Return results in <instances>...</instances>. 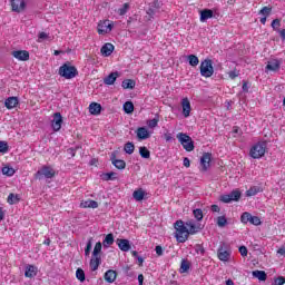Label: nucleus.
<instances>
[{
	"label": "nucleus",
	"mask_w": 285,
	"mask_h": 285,
	"mask_svg": "<svg viewBox=\"0 0 285 285\" xmlns=\"http://www.w3.org/2000/svg\"><path fill=\"white\" fill-rule=\"evenodd\" d=\"M174 228L176 230V240L179 244H185V242H188V237H190V235H197V233L202 230V224L196 223L195 220H188L186 223H184V220H177L174 224Z\"/></svg>",
	"instance_id": "obj_1"
},
{
	"label": "nucleus",
	"mask_w": 285,
	"mask_h": 285,
	"mask_svg": "<svg viewBox=\"0 0 285 285\" xmlns=\"http://www.w3.org/2000/svg\"><path fill=\"white\" fill-rule=\"evenodd\" d=\"M268 148V145L266 141H258L252 146L249 149V157L252 159H262L266 155V149Z\"/></svg>",
	"instance_id": "obj_2"
},
{
	"label": "nucleus",
	"mask_w": 285,
	"mask_h": 285,
	"mask_svg": "<svg viewBox=\"0 0 285 285\" xmlns=\"http://www.w3.org/2000/svg\"><path fill=\"white\" fill-rule=\"evenodd\" d=\"M58 75L65 79H75V77L79 75V71H77V67L71 66L70 63H65L59 68Z\"/></svg>",
	"instance_id": "obj_3"
},
{
	"label": "nucleus",
	"mask_w": 285,
	"mask_h": 285,
	"mask_svg": "<svg viewBox=\"0 0 285 285\" xmlns=\"http://www.w3.org/2000/svg\"><path fill=\"white\" fill-rule=\"evenodd\" d=\"M176 137L187 153H193V150H195V142H193V138H190V136L185 132H178Z\"/></svg>",
	"instance_id": "obj_4"
},
{
	"label": "nucleus",
	"mask_w": 285,
	"mask_h": 285,
	"mask_svg": "<svg viewBox=\"0 0 285 285\" xmlns=\"http://www.w3.org/2000/svg\"><path fill=\"white\" fill-rule=\"evenodd\" d=\"M55 175H57L55 168L45 165L35 174V177L36 179H52Z\"/></svg>",
	"instance_id": "obj_5"
},
{
	"label": "nucleus",
	"mask_w": 285,
	"mask_h": 285,
	"mask_svg": "<svg viewBox=\"0 0 285 285\" xmlns=\"http://www.w3.org/2000/svg\"><path fill=\"white\" fill-rule=\"evenodd\" d=\"M215 73V69L213 68V60L205 59L200 62V75L202 77L208 78Z\"/></svg>",
	"instance_id": "obj_6"
},
{
	"label": "nucleus",
	"mask_w": 285,
	"mask_h": 285,
	"mask_svg": "<svg viewBox=\"0 0 285 285\" xmlns=\"http://www.w3.org/2000/svg\"><path fill=\"white\" fill-rule=\"evenodd\" d=\"M240 197L242 191H239V189H235L230 194L220 196V202H223V204H230V202H239Z\"/></svg>",
	"instance_id": "obj_7"
},
{
	"label": "nucleus",
	"mask_w": 285,
	"mask_h": 285,
	"mask_svg": "<svg viewBox=\"0 0 285 285\" xmlns=\"http://www.w3.org/2000/svg\"><path fill=\"white\" fill-rule=\"evenodd\" d=\"M114 24L110 22V20H101L98 23V35H108L109 32H112Z\"/></svg>",
	"instance_id": "obj_8"
},
{
	"label": "nucleus",
	"mask_w": 285,
	"mask_h": 285,
	"mask_svg": "<svg viewBox=\"0 0 285 285\" xmlns=\"http://www.w3.org/2000/svg\"><path fill=\"white\" fill-rule=\"evenodd\" d=\"M62 124L63 117L61 116V112L53 114V119L51 120V128L53 132H59V130H61Z\"/></svg>",
	"instance_id": "obj_9"
},
{
	"label": "nucleus",
	"mask_w": 285,
	"mask_h": 285,
	"mask_svg": "<svg viewBox=\"0 0 285 285\" xmlns=\"http://www.w3.org/2000/svg\"><path fill=\"white\" fill-rule=\"evenodd\" d=\"M232 252L226 246L222 245L217 250V257L220 262H230Z\"/></svg>",
	"instance_id": "obj_10"
},
{
	"label": "nucleus",
	"mask_w": 285,
	"mask_h": 285,
	"mask_svg": "<svg viewBox=\"0 0 285 285\" xmlns=\"http://www.w3.org/2000/svg\"><path fill=\"white\" fill-rule=\"evenodd\" d=\"M13 12H23L26 10V0H11Z\"/></svg>",
	"instance_id": "obj_11"
},
{
	"label": "nucleus",
	"mask_w": 285,
	"mask_h": 285,
	"mask_svg": "<svg viewBox=\"0 0 285 285\" xmlns=\"http://www.w3.org/2000/svg\"><path fill=\"white\" fill-rule=\"evenodd\" d=\"M11 55L18 61H28V59H30V52L26 50H16V51H12Z\"/></svg>",
	"instance_id": "obj_12"
},
{
	"label": "nucleus",
	"mask_w": 285,
	"mask_h": 285,
	"mask_svg": "<svg viewBox=\"0 0 285 285\" xmlns=\"http://www.w3.org/2000/svg\"><path fill=\"white\" fill-rule=\"evenodd\" d=\"M136 136L139 141H144L146 139H150V131H148V128L146 127H139L136 130Z\"/></svg>",
	"instance_id": "obj_13"
},
{
	"label": "nucleus",
	"mask_w": 285,
	"mask_h": 285,
	"mask_svg": "<svg viewBox=\"0 0 285 285\" xmlns=\"http://www.w3.org/2000/svg\"><path fill=\"white\" fill-rule=\"evenodd\" d=\"M132 198L135 199V202H144V199H148V193H146L144 188H138L134 190Z\"/></svg>",
	"instance_id": "obj_14"
},
{
	"label": "nucleus",
	"mask_w": 285,
	"mask_h": 285,
	"mask_svg": "<svg viewBox=\"0 0 285 285\" xmlns=\"http://www.w3.org/2000/svg\"><path fill=\"white\" fill-rule=\"evenodd\" d=\"M116 244H117L118 248H120L122 250V253H128V250H130V248H131L130 240H128V239L118 238L116 240Z\"/></svg>",
	"instance_id": "obj_15"
},
{
	"label": "nucleus",
	"mask_w": 285,
	"mask_h": 285,
	"mask_svg": "<svg viewBox=\"0 0 285 285\" xmlns=\"http://www.w3.org/2000/svg\"><path fill=\"white\" fill-rule=\"evenodd\" d=\"M181 108H183V116L185 118L190 117L191 107H190V100H188V98L181 99Z\"/></svg>",
	"instance_id": "obj_16"
},
{
	"label": "nucleus",
	"mask_w": 285,
	"mask_h": 285,
	"mask_svg": "<svg viewBox=\"0 0 285 285\" xmlns=\"http://www.w3.org/2000/svg\"><path fill=\"white\" fill-rule=\"evenodd\" d=\"M119 71L111 72L104 79V83L106 86H115V81L119 79Z\"/></svg>",
	"instance_id": "obj_17"
},
{
	"label": "nucleus",
	"mask_w": 285,
	"mask_h": 285,
	"mask_svg": "<svg viewBox=\"0 0 285 285\" xmlns=\"http://www.w3.org/2000/svg\"><path fill=\"white\" fill-rule=\"evenodd\" d=\"M114 51H115V46L110 42L105 43L100 49L102 57H110Z\"/></svg>",
	"instance_id": "obj_18"
},
{
	"label": "nucleus",
	"mask_w": 285,
	"mask_h": 285,
	"mask_svg": "<svg viewBox=\"0 0 285 285\" xmlns=\"http://www.w3.org/2000/svg\"><path fill=\"white\" fill-rule=\"evenodd\" d=\"M37 273H39V269L35 265H27L26 266V272H24V277H37Z\"/></svg>",
	"instance_id": "obj_19"
},
{
	"label": "nucleus",
	"mask_w": 285,
	"mask_h": 285,
	"mask_svg": "<svg viewBox=\"0 0 285 285\" xmlns=\"http://www.w3.org/2000/svg\"><path fill=\"white\" fill-rule=\"evenodd\" d=\"M210 154L206 153L200 158V165L204 171L208 170L210 168Z\"/></svg>",
	"instance_id": "obj_20"
},
{
	"label": "nucleus",
	"mask_w": 285,
	"mask_h": 285,
	"mask_svg": "<svg viewBox=\"0 0 285 285\" xmlns=\"http://www.w3.org/2000/svg\"><path fill=\"white\" fill-rule=\"evenodd\" d=\"M4 106L8 110H12V108H17V106H19V99L17 97H9L6 99Z\"/></svg>",
	"instance_id": "obj_21"
},
{
	"label": "nucleus",
	"mask_w": 285,
	"mask_h": 285,
	"mask_svg": "<svg viewBox=\"0 0 285 285\" xmlns=\"http://www.w3.org/2000/svg\"><path fill=\"white\" fill-rule=\"evenodd\" d=\"M80 208H99V203L92 199L82 200L80 203Z\"/></svg>",
	"instance_id": "obj_22"
},
{
	"label": "nucleus",
	"mask_w": 285,
	"mask_h": 285,
	"mask_svg": "<svg viewBox=\"0 0 285 285\" xmlns=\"http://www.w3.org/2000/svg\"><path fill=\"white\" fill-rule=\"evenodd\" d=\"M90 115H101V105L99 102H91L89 105Z\"/></svg>",
	"instance_id": "obj_23"
},
{
	"label": "nucleus",
	"mask_w": 285,
	"mask_h": 285,
	"mask_svg": "<svg viewBox=\"0 0 285 285\" xmlns=\"http://www.w3.org/2000/svg\"><path fill=\"white\" fill-rule=\"evenodd\" d=\"M208 19H213V10L210 9H204L200 11V21L202 23H205V21H208Z\"/></svg>",
	"instance_id": "obj_24"
},
{
	"label": "nucleus",
	"mask_w": 285,
	"mask_h": 285,
	"mask_svg": "<svg viewBox=\"0 0 285 285\" xmlns=\"http://www.w3.org/2000/svg\"><path fill=\"white\" fill-rule=\"evenodd\" d=\"M266 70L277 72L279 70V60H271L267 62Z\"/></svg>",
	"instance_id": "obj_25"
},
{
	"label": "nucleus",
	"mask_w": 285,
	"mask_h": 285,
	"mask_svg": "<svg viewBox=\"0 0 285 285\" xmlns=\"http://www.w3.org/2000/svg\"><path fill=\"white\" fill-rule=\"evenodd\" d=\"M101 264V256H92V258L90 259V269L91 271H97V268H99V265Z\"/></svg>",
	"instance_id": "obj_26"
},
{
	"label": "nucleus",
	"mask_w": 285,
	"mask_h": 285,
	"mask_svg": "<svg viewBox=\"0 0 285 285\" xmlns=\"http://www.w3.org/2000/svg\"><path fill=\"white\" fill-rule=\"evenodd\" d=\"M105 279L108 282V284H112L115 279H117V272L109 269L105 273Z\"/></svg>",
	"instance_id": "obj_27"
},
{
	"label": "nucleus",
	"mask_w": 285,
	"mask_h": 285,
	"mask_svg": "<svg viewBox=\"0 0 285 285\" xmlns=\"http://www.w3.org/2000/svg\"><path fill=\"white\" fill-rule=\"evenodd\" d=\"M122 110L126 115H132V112H135V105L132 101H126L122 106Z\"/></svg>",
	"instance_id": "obj_28"
},
{
	"label": "nucleus",
	"mask_w": 285,
	"mask_h": 285,
	"mask_svg": "<svg viewBox=\"0 0 285 285\" xmlns=\"http://www.w3.org/2000/svg\"><path fill=\"white\" fill-rule=\"evenodd\" d=\"M112 244H115V236L112 234H108L102 242V246L105 248H109Z\"/></svg>",
	"instance_id": "obj_29"
},
{
	"label": "nucleus",
	"mask_w": 285,
	"mask_h": 285,
	"mask_svg": "<svg viewBox=\"0 0 285 285\" xmlns=\"http://www.w3.org/2000/svg\"><path fill=\"white\" fill-rule=\"evenodd\" d=\"M121 86L124 90H132V88L136 86V82L132 79H126L122 81Z\"/></svg>",
	"instance_id": "obj_30"
},
{
	"label": "nucleus",
	"mask_w": 285,
	"mask_h": 285,
	"mask_svg": "<svg viewBox=\"0 0 285 285\" xmlns=\"http://www.w3.org/2000/svg\"><path fill=\"white\" fill-rule=\"evenodd\" d=\"M187 61L189 66H193V68L199 66V58L195 55L187 56Z\"/></svg>",
	"instance_id": "obj_31"
},
{
	"label": "nucleus",
	"mask_w": 285,
	"mask_h": 285,
	"mask_svg": "<svg viewBox=\"0 0 285 285\" xmlns=\"http://www.w3.org/2000/svg\"><path fill=\"white\" fill-rule=\"evenodd\" d=\"M216 224L218 228H224L225 226L228 225V219L226 218V216H218L216 218Z\"/></svg>",
	"instance_id": "obj_32"
},
{
	"label": "nucleus",
	"mask_w": 285,
	"mask_h": 285,
	"mask_svg": "<svg viewBox=\"0 0 285 285\" xmlns=\"http://www.w3.org/2000/svg\"><path fill=\"white\" fill-rule=\"evenodd\" d=\"M253 277H256L259 279V282H266V272L264 271H254L253 272Z\"/></svg>",
	"instance_id": "obj_33"
},
{
	"label": "nucleus",
	"mask_w": 285,
	"mask_h": 285,
	"mask_svg": "<svg viewBox=\"0 0 285 285\" xmlns=\"http://www.w3.org/2000/svg\"><path fill=\"white\" fill-rule=\"evenodd\" d=\"M14 173L17 171L12 167L6 166L2 168V175H6L7 177H13Z\"/></svg>",
	"instance_id": "obj_34"
},
{
	"label": "nucleus",
	"mask_w": 285,
	"mask_h": 285,
	"mask_svg": "<svg viewBox=\"0 0 285 285\" xmlns=\"http://www.w3.org/2000/svg\"><path fill=\"white\" fill-rule=\"evenodd\" d=\"M112 165L115 166V168H118V170H124V168H126V161L121 159H114Z\"/></svg>",
	"instance_id": "obj_35"
},
{
	"label": "nucleus",
	"mask_w": 285,
	"mask_h": 285,
	"mask_svg": "<svg viewBox=\"0 0 285 285\" xmlns=\"http://www.w3.org/2000/svg\"><path fill=\"white\" fill-rule=\"evenodd\" d=\"M139 155L142 157V159H150V150H148L146 147L139 148Z\"/></svg>",
	"instance_id": "obj_36"
},
{
	"label": "nucleus",
	"mask_w": 285,
	"mask_h": 285,
	"mask_svg": "<svg viewBox=\"0 0 285 285\" xmlns=\"http://www.w3.org/2000/svg\"><path fill=\"white\" fill-rule=\"evenodd\" d=\"M188 271H190V263L186 259H183L180 264V273H188Z\"/></svg>",
	"instance_id": "obj_37"
},
{
	"label": "nucleus",
	"mask_w": 285,
	"mask_h": 285,
	"mask_svg": "<svg viewBox=\"0 0 285 285\" xmlns=\"http://www.w3.org/2000/svg\"><path fill=\"white\" fill-rule=\"evenodd\" d=\"M124 150H125V153H127V155H132V153H135V144L126 142Z\"/></svg>",
	"instance_id": "obj_38"
},
{
	"label": "nucleus",
	"mask_w": 285,
	"mask_h": 285,
	"mask_svg": "<svg viewBox=\"0 0 285 285\" xmlns=\"http://www.w3.org/2000/svg\"><path fill=\"white\" fill-rule=\"evenodd\" d=\"M252 217H253V215L250 213H248V212L243 213L242 216H240L242 224L250 223Z\"/></svg>",
	"instance_id": "obj_39"
},
{
	"label": "nucleus",
	"mask_w": 285,
	"mask_h": 285,
	"mask_svg": "<svg viewBox=\"0 0 285 285\" xmlns=\"http://www.w3.org/2000/svg\"><path fill=\"white\" fill-rule=\"evenodd\" d=\"M148 128H157L159 126V117H155L153 119L147 120Z\"/></svg>",
	"instance_id": "obj_40"
},
{
	"label": "nucleus",
	"mask_w": 285,
	"mask_h": 285,
	"mask_svg": "<svg viewBox=\"0 0 285 285\" xmlns=\"http://www.w3.org/2000/svg\"><path fill=\"white\" fill-rule=\"evenodd\" d=\"M193 215L197 222H202L204 219V212L202 209H194Z\"/></svg>",
	"instance_id": "obj_41"
},
{
	"label": "nucleus",
	"mask_w": 285,
	"mask_h": 285,
	"mask_svg": "<svg viewBox=\"0 0 285 285\" xmlns=\"http://www.w3.org/2000/svg\"><path fill=\"white\" fill-rule=\"evenodd\" d=\"M76 277L77 279H79V282H86V273L83 272V269L78 268L76 271Z\"/></svg>",
	"instance_id": "obj_42"
},
{
	"label": "nucleus",
	"mask_w": 285,
	"mask_h": 285,
	"mask_svg": "<svg viewBox=\"0 0 285 285\" xmlns=\"http://www.w3.org/2000/svg\"><path fill=\"white\" fill-rule=\"evenodd\" d=\"M257 193H259V187H250L247 191H246V196L247 197H255V195H257Z\"/></svg>",
	"instance_id": "obj_43"
},
{
	"label": "nucleus",
	"mask_w": 285,
	"mask_h": 285,
	"mask_svg": "<svg viewBox=\"0 0 285 285\" xmlns=\"http://www.w3.org/2000/svg\"><path fill=\"white\" fill-rule=\"evenodd\" d=\"M8 204L12 206L13 204H17L19 202V196L14 194H10L7 199Z\"/></svg>",
	"instance_id": "obj_44"
},
{
	"label": "nucleus",
	"mask_w": 285,
	"mask_h": 285,
	"mask_svg": "<svg viewBox=\"0 0 285 285\" xmlns=\"http://www.w3.org/2000/svg\"><path fill=\"white\" fill-rule=\"evenodd\" d=\"M99 253H101V242L96 243L92 252L94 257H100Z\"/></svg>",
	"instance_id": "obj_45"
},
{
	"label": "nucleus",
	"mask_w": 285,
	"mask_h": 285,
	"mask_svg": "<svg viewBox=\"0 0 285 285\" xmlns=\"http://www.w3.org/2000/svg\"><path fill=\"white\" fill-rule=\"evenodd\" d=\"M128 10H130V4L125 3L120 9H118V14H120V17H124V14L128 12Z\"/></svg>",
	"instance_id": "obj_46"
},
{
	"label": "nucleus",
	"mask_w": 285,
	"mask_h": 285,
	"mask_svg": "<svg viewBox=\"0 0 285 285\" xmlns=\"http://www.w3.org/2000/svg\"><path fill=\"white\" fill-rule=\"evenodd\" d=\"M249 224H253V226H262V219L257 216H252V218H249Z\"/></svg>",
	"instance_id": "obj_47"
},
{
	"label": "nucleus",
	"mask_w": 285,
	"mask_h": 285,
	"mask_svg": "<svg viewBox=\"0 0 285 285\" xmlns=\"http://www.w3.org/2000/svg\"><path fill=\"white\" fill-rule=\"evenodd\" d=\"M282 26V21L279 19H274L272 21V28L277 32V30H281L279 27Z\"/></svg>",
	"instance_id": "obj_48"
},
{
	"label": "nucleus",
	"mask_w": 285,
	"mask_h": 285,
	"mask_svg": "<svg viewBox=\"0 0 285 285\" xmlns=\"http://www.w3.org/2000/svg\"><path fill=\"white\" fill-rule=\"evenodd\" d=\"M49 38H50V36H48V33H46V32H40V33L38 35V42L41 43V41H46V39H49Z\"/></svg>",
	"instance_id": "obj_49"
},
{
	"label": "nucleus",
	"mask_w": 285,
	"mask_h": 285,
	"mask_svg": "<svg viewBox=\"0 0 285 285\" xmlns=\"http://www.w3.org/2000/svg\"><path fill=\"white\" fill-rule=\"evenodd\" d=\"M0 153H2V154L8 153V142L0 141Z\"/></svg>",
	"instance_id": "obj_50"
},
{
	"label": "nucleus",
	"mask_w": 285,
	"mask_h": 285,
	"mask_svg": "<svg viewBox=\"0 0 285 285\" xmlns=\"http://www.w3.org/2000/svg\"><path fill=\"white\" fill-rule=\"evenodd\" d=\"M271 8L268 7H264L261 11L259 14H263V17H268V14H271Z\"/></svg>",
	"instance_id": "obj_51"
},
{
	"label": "nucleus",
	"mask_w": 285,
	"mask_h": 285,
	"mask_svg": "<svg viewBox=\"0 0 285 285\" xmlns=\"http://www.w3.org/2000/svg\"><path fill=\"white\" fill-rule=\"evenodd\" d=\"M90 250H92V240H88L87 246L85 248V254L90 255Z\"/></svg>",
	"instance_id": "obj_52"
},
{
	"label": "nucleus",
	"mask_w": 285,
	"mask_h": 285,
	"mask_svg": "<svg viewBox=\"0 0 285 285\" xmlns=\"http://www.w3.org/2000/svg\"><path fill=\"white\" fill-rule=\"evenodd\" d=\"M285 284V278L284 277H277L274 279L273 285H284Z\"/></svg>",
	"instance_id": "obj_53"
},
{
	"label": "nucleus",
	"mask_w": 285,
	"mask_h": 285,
	"mask_svg": "<svg viewBox=\"0 0 285 285\" xmlns=\"http://www.w3.org/2000/svg\"><path fill=\"white\" fill-rule=\"evenodd\" d=\"M155 252L158 257H161V255H164V248L160 245L156 246Z\"/></svg>",
	"instance_id": "obj_54"
},
{
	"label": "nucleus",
	"mask_w": 285,
	"mask_h": 285,
	"mask_svg": "<svg viewBox=\"0 0 285 285\" xmlns=\"http://www.w3.org/2000/svg\"><path fill=\"white\" fill-rule=\"evenodd\" d=\"M239 253H240L242 257H246V255H248V249L246 248V246H240Z\"/></svg>",
	"instance_id": "obj_55"
},
{
	"label": "nucleus",
	"mask_w": 285,
	"mask_h": 285,
	"mask_svg": "<svg viewBox=\"0 0 285 285\" xmlns=\"http://www.w3.org/2000/svg\"><path fill=\"white\" fill-rule=\"evenodd\" d=\"M117 174H115V173H108V174H106L105 175V179L107 180V181H109L110 179H115V176H116Z\"/></svg>",
	"instance_id": "obj_56"
},
{
	"label": "nucleus",
	"mask_w": 285,
	"mask_h": 285,
	"mask_svg": "<svg viewBox=\"0 0 285 285\" xmlns=\"http://www.w3.org/2000/svg\"><path fill=\"white\" fill-rule=\"evenodd\" d=\"M277 32H278L282 41L285 42V29H277Z\"/></svg>",
	"instance_id": "obj_57"
},
{
	"label": "nucleus",
	"mask_w": 285,
	"mask_h": 285,
	"mask_svg": "<svg viewBox=\"0 0 285 285\" xmlns=\"http://www.w3.org/2000/svg\"><path fill=\"white\" fill-rule=\"evenodd\" d=\"M164 137H165V141H173V134H170V132H165V134H164Z\"/></svg>",
	"instance_id": "obj_58"
},
{
	"label": "nucleus",
	"mask_w": 285,
	"mask_h": 285,
	"mask_svg": "<svg viewBox=\"0 0 285 285\" xmlns=\"http://www.w3.org/2000/svg\"><path fill=\"white\" fill-rule=\"evenodd\" d=\"M228 76H229V79H236V77H239V72H237V71H229Z\"/></svg>",
	"instance_id": "obj_59"
},
{
	"label": "nucleus",
	"mask_w": 285,
	"mask_h": 285,
	"mask_svg": "<svg viewBox=\"0 0 285 285\" xmlns=\"http://www.w3.org/2000/svg\"><path fill=\"white\" fill-rule=\"evenodd\" d=\"M147 14H148V19H153V17H155V10L153 9V8H149L148 10H147Z\"/></svg>",
	"instance_id": "obj_60"
},
{
	"label": "nucleus",
	"mask_w": 285,
	"mask_h": 285,
	"mask_svg": "<svg viewBox=\"0 0 285 285\" xmlns=\"http://www.w3.org/2000/svg\"><path fill=\"white\" fill-rule=\"evenodd\" d=\"M210 209H212V213H219V210H222V208H219L218 205H212Z\"/></svg>",
	"instance_id": "obj_61"
},
{
	"label": "nucleus",
	"mask_w": 285,
	"mask_h": 285,
	"mask_svg": "<svg viewBox=\"0 0 285 285\" xmlns=\"http://www.w3.org/2000/svg\"><path fill=\"white\" fill-rule=\"evenodd\" d=\"M183 164H184L185 168H190V159L184 158Z\"/></svg>",
	"instance_id": "obj_62"
},
{
	"label": "nucleus",
	"mask_w": 285,
	"mask_h": 285,
	"mask_svg": "<svg viewBox=\"0 0 285 285\" xmlns=\"http://www.w3.org/2000/svg\"><path fill=\"white\" fill-rule=\"evenodd\" d=\"M277 254L284 256V255H285V246L281 247V248L277 250Z\"/></svg>",
	"instance_id": "obj_63"
},
{
	"label": "nucleus",
	"mask_w": 285,
	"mask_h": 285,
	"mask_svg": "<svg viewBox=\"0 0 285 285\" xmlns=\"http://www.w3.org/2000/svg\"><path fill=\"white\" fill-rule=\"evenodd\" d=\"M138 284L144 285V275L142 274L138 275Z\"/></svg>",
	"instance_id": "obj_64"
}]
</instances>
